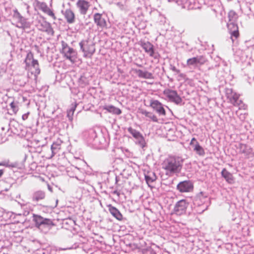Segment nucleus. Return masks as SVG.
<instances>
[{
	"label": "nucleus",
	"mask_w": 254,
	"mask_h": 254,
	"mask_svg": "<svg viewBox=\"0 0 254 254\" xmlns=\"http://www.w3.org/2000/svg\"><path fill=\"white\" fill-rule=\"evenodd\" d=\"M89 141L90 142V143H92V142L91 141V140H89Z\"/></svg>",
	"instance_id": "nucleus-50"
},
{
	"label": "nucleus",
	"mask_w": 254,
	"mask_h": 254,
	"mask_svg": "<svg viewBox=\"0 0 254 254\" xmlns=\"http://www.w3.org/2000/svg\"><path fill=\"white\" fill-rule=\"evenodd\" d=\"M135 139V144L138 145L142 148H143L146 146V142L145 141V139L143 136L142 134H141L139 136H138Z\"/></svg>",
	"instance_id": "nucleus-30"
},
{
	"label": "nucleus",
	"mask_w": 254,
	"mask_h": 254,
	"mask_svg": "<svg viewBox=\"0 0 254 254\" xmlns=\"http://www.w3.org/2000/svg\"><path fill=\"white\" fill-rule=\"evenodd\" d=\"M116 182H117V178H116Z\"/></svg>",
	"instance_id": "nucleus-51"
},
{
	"label": "nucleus",
	"mask_w": 254,
	"mask_h": 254,
	"mask_svg": "<svg viewBox=\"0 0 254 254\" xmlns=\"http://www.w3.org/2000/svg\"><path fill=\"white\" fill-rule=\"evenodd\" d=\"M163 94L168 98L170 101L177 105L180 104L182 102V98L175 90L167 88L164 90Z\"/></svg>",
	"instance_id": "nucleus-7"
},
{
	"label": "nucleus",
	"mask_w": 254,
	"mask_h": 254,
	"mask_svg": "<svg viewBox=\"0 0 254 254\" xmlns=\"http://www.w3.org/2000/svg\"><path fill=\"white\" fill-rule=\"evenodd\" d=\"M183 160L181 157L169 156L162 164V167L167 173H174L180 171L183 165Z\"/></svg>",
	"instance_id": "nucleus-1"
},
{
	"label": "nucleus",
	"mask_w": 254,
	"mask_h": 254,
	"mask_svg": "<svg viewBox=\"0 0 254 254\" xmlns=\"http://www.w3.org/2000/svg\"><path fill=\"white\" fill-rule=\"evenodd\" d=\"M135 72L139 77L143 78L144 79L153 78L152 74L147 71H143L141 69H136L135 70Z\"/></svg>",
	"instance_id": "nucleus-24"
},
{
	"label": "nucleus",
	"mask_w": 254,
	"mask_h": 254,
	"mask_svg": "<svg viewBox=\"0 0 254 254\" xmlns=\"http://www.w3.org/2000/svg\"><path fill=\"white\" fill-rule=\"evenodd\" d=\"M61 140H57L56 142H54L51 145V150L53 155H54L61 148V144L62 143Z\"/></svg>",
	"instance_id": "nucleus-28"
},
{
	"label": "nucleus",
	"mask_w": 254,
	"mask_h": 254,
	"mask_svg": "<svg viewBox=\"0 0 254 254\" xmlns=\"http://www.w3.org/2000/svg\"><path fill=\"white\" fill-rule=\"evenodd\" d=\"M64 15L68 23L71 24L74 22L75 15L71 10L70 9H66Z\"/></svg>",
	"instance_id": "nucleus-20"
},
{
	"label": "nucleus",
	"mask_w": 254,
	"mask_h": 254,
	"mask_svg": "<svg viewBox=\"0 0 254 254\" xmlns=\"http://www.w3.org/2000/svg\"><path fill=\"white\" fill-rule=\"evenodd\" d=\"M127 131L132 135L134 139H136L138 136H139V135L141 134L139 131L132 128L131 127H129L127 128Z\"/></svg>",
	"instance_id": "nucleus-32"
},
{
	"label": "nucleus",
	"mask_w": 254,
	"mask_h": 254,
	"mask_svg": "<svg viewBox=\"0 0 254 254\" xmlns=\"http://www.w3.org/2000/svg\"><path fill=\"white\" fill-rule=\"evenodd\" d=\"M94 23L100 28L104 29L107 27V22L105 17L102 14L95 13L93 15Z\"/></svg>",
	"instance_id": "nucleus-12"
},
{
	"label": "nucleus",
	"mask_w": 254,
	"mask_h": 254,
	"mask_svg": "<svg viewBox=\"0 0 254 254\" xmlns=\"http://www.w3.org/2000/svg\"><path fill=\"white\" fill-rule=\"evenodd\" d=\"M0 166H4L9 168H12L16 167V164L10 162L8 160H5L0 162Z\"/></svg>",
	"instance_id": "nucleus-31"
},
{
	"label": "nucleus",
	"mask_w": 254,
	"mask_h": 254,
	"mask_svg": "<svg viewBox=\"0 0 254 254\" xmlns=\"http://www.w3.org/2000/svg\"><path fill=\"white\" fill-rule=\"evenodd\" d=\"M156 179V176L154 173L150 172L145 174V180L148 186L151 187V184Z\"/></svg>",
	"instance_id": "nucleus-26"
},
{
	"label": "nucleus",
	"mask_w": 254,
	"mask_h": 254,
	"mask_svg": "<svg viewBox=\"0 0 254 254\" xmlns=\"http://www.w3.org/2000/svg\"><path fill=\"white\" fill-rule=\"evenodd\" d=\"M38 5L39 8L44 13L47 14L49 16L52 17L54 19H56V16L53 11L48 7L47 4L44 2H38Z\"/></svg>",
	"instance_id": "nucleus-16"
},
{
	"label": "nucleus",
	"mask_w": 254,
	"mask_h": 254,
	"mask_svg": "<svg viewBox=\"0 0 254 254\" xmlns=\"http://www.w3.org/2000/svg\"><path fill=\"white\" fill-rule=\"evenodd\" d=\"M168 1H175L176 3H177L178 5H180V1H179V0H168Z\"/></svg>",
	"instance_id": "nucleus-45"
},
{
	"label": "nucleus",
	"mask_w": 254,
	"mask_h": 254,
	"mask_svg": "<svg viewBox=\"0 0 254 254\" xmlns=\"http://www.w3.org/2000/svg\"><path fill=\"white\" fill-rule=\"evenodd\" d=\"M85 41H81L79 43V46L80 47V50L84 53L85 56H87L88 55H92L95 52V49L93 46L92 45L90 47H89L88 49H86L84 47Z\"/></svg>",
	"instance_id": "nucleus-22"
},
{
	"label": "nucleus",
	"mask_w": 254,
	"mask_h": 254,
	"mask_svg": "<svg viewBox=\"0 0 254 254\" xmlns=\"http://www.w3.org/2000/svg\"><path fill=\"white\" fill-rule=\"evenodd\" d=\"M40 26L41 27L40 28V30L46 32L49 35L52 36L54 35V31L50 23L43 21L41 23Z\"/></svg>",
	"instance_id": "nucleus-17"
},
{
	"label": "nucleus",
	"mask_w": 254,
	"mask_h": 254,
	"mask_svg": "<svg viewBox=\"0 0 254 254\" xmlns=\"http://www.w3.org/2000/svg\"><path fill=\"white\" fill-rule=\"evenodd\" d=\"M150 107L160 115L165 116L166 111L163 104L157 100L150 101Z\"/></svg>",
	"instance_id": "nucleus-13"
},
{
	"label": "nucleus",
	"mask_w": 254,
	"mask_h": 254,
	"mask_svg": "<svg viewBox=\"0 0 254 254\" xmlns=\"http://www.w3.org/2000/svg\"><path fill=\"white\" fill-rule=\"evenodd\" d=\"M226 95L230 103L234 106L238 107L240 110L246 109L247 105H246L242 100H239V95L236 92H233L232 89H227L226 90Z\"/></svg>",
	"instance_id": "nucleus-4"
},
{
	"label": "nucleus",
	"mask_w": 254,
	"mask_h": 254,
	"mask_svg": "<svg viewBox=\"0 0 254 254\" xmlns=\"http://www.w3.org/2000/svg\"><path fill=\"white\" fill-rule=\"evenodd\" d=\"M194 141H195L196 143V142H197V141H196V139H195V138H192L191 139V140L190 142V145H192V146H194V145L195 144L194 143Z\"/></svg>",
	"instance_id": "nucleus-42"
},
{
	"label": "nucleus",
	"mask_w": 254,
	"mask_h": 254,
	"mask_svg": "<svg viewBox=\"0 0 254 254\" xmlns=\"http://www.w3.org/2000/svg\"><path fill=\"white\" fill-rule=\"evenodd\" d=\"M229 22H235L237 15L235 11H230L228 13Z\"/></svg>",
	"instance_id": "nucleus-35"
},
{
	"label": "nucleus",
	"mask_w": 254,
	"mask_h": 254,
	"mask_svg": "<svg viewBox=\"0 0 254 254\" xmlns=\"http://www.w3.org/2000/svg\"><path fill=\"white\" fill-rule=\"evenodd\" d=\"M193 147V150L199 156H204L205 151L204 149L199 145L198 142L195 143Z\"/></svg>",
	"instance_id": "nucleus-29"
},
{
	"label": "nucleus",
	"mask_w": 254,
	"mask_h": 254,
	"mask_svg": "<svg viewBox=\"0 0 254 254\" xmlns=\"http://www.w3.org/2000/svg\"><path fill=\"white\" fill-rule=\"evenodd\" d=\"M203 199H204L205 200H204V202H206V201H208V202H209V198L207 197H202Z\"/></svg>",
	"instance_id": "nucleus-46"
},
{
	"label": "nucleus",
	"mask_w": 254,
	"mask_h": 254,
	"mask_svg": "<svg viewBox=\"0 0 254 254\" xmlns=\"http://www.w3.org/2000/svg\"><path fill=\"white\" fill-rule=\"evenodd\" d=\"M103 108L108 112L117 115H119L122 113V111L119 108L113 105H105L103 106Z\"/></svg>",
	"instance_id": "nucleus-23"
},
{
	"label": "nucleus",
	"mask_w": 254,
	"mask_h": 254,
	"mask_svg": "<svg viewBox=\"0 0 254 254\" xmlns=\"http://www.w3.org/2000/svg\"><path fill=\"white\" fill-rule=\"evenodd\" d=\"M77 7L79 8L80 13L84 15L90 6L89 2L85 0H78L76 3Z\"/></svg>",
	"instance_id": "nucleus-15"
},
{
	"label": "nucleus",
	"mask_w": 254,
	"mask_h": 254,
	"mask_svg": "<svg viewBox=\"0 0 254 254\" xmlns=\"http://www.w3.org/2000/svg\"><path fill=\"white\" fill-rule=\"evenodd\" d=\"M32 220L35 227L44 233H47L54 225L51 219L44 218L37 214H33Z\"/></svg>",
	"instance_id": "nucleus-2"
},
{
	"label": "nucleus",
	"mask_w": 254,
	"mask_h": 254,
	"mask_svg": "<svg viewBox=\"0 0 254 254\" xmlns=\"http://www.w3.org/2000/svg\"><path fill=\"white\" fill-rule=\"evenodd\" d=\"M198 66L201 65L206 62V58L202 56H197L195 57Z\"/></svg>",
	"instance_id": "nucleus-33"
},
{
	"label": "nucleus",
	"mask_w": 254,
	"mask_h": 254,
	"mask_svg": "<svg viewBox=\"0 0 254 254\" xmlns=\"http://www.w3.org/2000/svg\"><path fill=\"white\" fill-rule=\"evenodd\" d=\"M76 106H77V104L76 103H75L74 104H72L71 105V107H70V108L69 109V110H70V111H72L73 112H74L75 110V108L76 107Z\"/></svg>",
	"instance_id": "nucleus-40"
},
{
	"label": "nucleus",
	"mask_w": 254,
	"mask_h": 254,
	"mask_svg": "<svg viewBox=\"0 0 254 254\" xmlns=\"http://www.w3.org/2000/svg\"><path fill=\"white\" fill-rule=\"evenodd\" d=\"M180 76L181 77H184V74L183 73H180Z\"/></svg>",
	"instance_id": "nucleus-48"
},
{
	"label": "nucleus",
	"mask_w": 254,
	"mask_h": 254,
	"mask_svg": "<svg viewBox=\"0 0 254 254\" xmlns=\"http://www.w3.org/2000/svg\"><path fill=\"white\" fill-rule=\"evenodd\" d=\"M180 5L188 9L196 8L195 0H179Z\"/></svg>",
	"instance_id": "nucleus-18"
},
{
	"label": "nucleus",
	"mask_w": 254,
	"mask_h": 254,
	"mask_svg": "<svg viewBox=\"0 0 254 254\" xmlns=\"http://www.w3.org/2000/svg\"><path fill=\"white\" fill-rule=\"evenodd\" d=\"M188 203L185 199L178 201L174 207V212L178 215H181L186 213Z\"/></svg>",
	"instance_id": "nucleus-9"
},
{
	"label": "nucleus",
	"mask_w": 254,
	"mask_h": 254,
	"mask_svg": "<svg viewBox=\"0 0 254 254\" xmlns=\"http://www.w3.org/2000/svg\"><path fill=\"white\" fill-rule=\"evenodd\" d=\"M237 148L239 150L240 153L244 154L248 158L254 156L252 148L246 144L239 143Z\"/></svg>",
	"instance_id": "nucleus-14"
},
{
	"label": "nucleus",
	"mask_w": 254,
	"mask_h": 254,
	"mask_svg": "<svg viewBox=\"0 0 254 254\" xmlns=\"http://www.w3.org/2000/svg\"><path fill=\"white\" fill-rule=\"evenodd\" d=\"M109 210L111 214L118 220H121L123 219V215L120 211L115 207L110 205L109 206Z\"/></svg>",
	"instance_id": "nucleus-21"
},
{
	"label": "nucleus",
	"mask_w": 254,
	"mask_h": 254,
	"mask_svg": "<svg viewBox=\"0 0 254 254\" xmlns=\"http://www.w3.org/2000/svg\"><path fill=\"white\" fill-rule=\"evenodd\" d=\"M112 193L114 194H116L118 196H119L120 194V192L117 190H114Z\"/></svg>",
	"instance_id": "nucleus-43"
},
{
	"label": "nucleus",
	"mask_w": 254,
	"mask_h": 254,
	"mask_svg": "<svg viewBox=\"0 0 254 254\" xmlns=\"http://www.w3.org/2000/svg\"><path fill=\"white\" fill-rule=\"evenodd\" d=\"M170 69L173 71L176 72L177 73H180V70L177 69L175 66L171 65H170Z\"/></svg>",
	"instance_id": "nucleus-39"
},
{
	"label": "nucleus",
	"mask_w": 254,
	"mask_h": 254,
	"mask_svg": "<svg viewBox=\"0 0 254 254\" xmlns=\"http://www.w3.org/2000/svg\"><path fill=\"white\" fill-rule=\"evenodd\" d=\"M193 185L190 181H184L179 183L177 189L181 192H190L193 190Z\"/></svg>",
	"instance_id": "nucleus-10"
},
{
	"label": "nucleus",
	"mask_w": 254,
	"mask_h": 254,
	"mask_svg": "<svg viewBox=\"0 0 254 254\" xmlns=\"http://www.w3.org/2000/svg\"><path fill=\"white\" fill-rule=\"evenodd\" d=\"M187 66H188L189 67H190V66H193L194 67H197L198 65H197L195 57L189 59L187 61Z\"/></svg>",
	"instance_id": "nucleus-34"
},
{
	"label": "nucleus",
	"mask_w": 254,
	"mask_h": 254,
	"mask_svg": "<svg viewBox=\"0 0 254 254\" xmlns=\"http://www.w3.org/2000/svg\"><path fill=\"white\" fill-rule=\"evenodd\" d=\"M74 169L77 170H79V169L78 168H77V167H74Z\"/></svg>",
	"instance_id": "nucleus-49"
},
{
	"label": "nucleus",
	"mask_w": 254,
	"mask_h": 254,
	"mask_svg": "<svg viewBox=\"0 0 254 254\" xmlns=\"http://www.w3.org/2000/svg\"><path fill=\"white\" fill-rule=\"evenodd\" d=\"M227 27L231 35V39L232 42H234L239 36L238 26L235 22H231L227 23Z\"/></svg>",
	"instance_id": "nucleus-11"
},
{
	"label": "nucleus",
	"mask_w": 254,
	"mask_h": 254,
	"mask_svg": "<svg viewBox=\"0 0 254 254\" xmlns=\"http://www.w3.org/2000/svg\"><path fill=\"white\" fill-rule=\"evenodd\" d=\"M74 112L70 111V110H67V117H68L69 120L72 121V116L73 115Z\"/></svg>",
	"instance_id": "nucleus-38"
},
{
	"label": "nucleus",
	"mask_w": 254,
	"mask_h": 254,
	"mask_svg": "<svg viewBox=\"0 0 254 254\" xmlns=\"http://www.w3.org/2000/svg\"><path fill=\"white\" fill-rule=\"evenodd\" d=\"M117 5L120 7V8L121 9H124V6L123 4H121V3L120 2H118L117 3Z\"/></svg>",
	"instance_id": "nucleus-44"
},
{
	"label": "nucleus",
	"mask_w": 254,
	"mask_h": 254,
	"mask_svg": "<svg viewBox=\"0 0 254 254\" xmlns=\"http://www.w3.org/2000/svg\"><path fill=\"white\" fill-rule=\"evenodd\" d=\"M140 113L151 119L154 122H158V119L157 117L152 113L147 111L146 110H141Z\"/></svg>",
	"instance_id": "nucleus-27"
},
{
	"label": "nucleus",
	"mask_w": 254,
	"mask_h": 254,
	"mask_svg": "<svg viewBox=\"0 0 254 254\" xmlns=\"http://www.w3.org/2000/svg\"><path fill=\"white\" fill-rule=\"evenodd\" d=\"M45 197V193L42 190H37L33 192L32 195V200L33 202H37L39 201L44 199Z\"/></svg>",
	"instance_id": "nucleus-19"
},
{
	"label": "nucleus",
	"mask_w": 254,
	"mask_h": 254,
	"mask_svg": "<svg viewBox=\"0 0 254 254\" xmlns=\"http://www.w3.org/2000/svg\"><path fill=\"white\" fill-rule=\"evenodd\" d=\"M3 174V171L2 170H0V178L2 176Z\"/></svg>",
	"instance_id": "nucleus-47"
},
{
	"label": "nucleus",
	"mask_w": 254,
	"mask_h": 254,
	"mask_svg": "<svg viewBox=\"0 0 254 254\" xmlns=\"http://www.w3.org/2000/svg\"><path fill=\"white\" fill-rule=\"evenodd\" d=\"M221 175L228 183L231 184L234 182L232 174L228 172L225 168H224L222 170Z\"/></svg>",
	"instance_id": "nucleus-25"
},
{
	"label": "nucleus",
	"mask_w": 254,
	"mask_h": 254,
	"mask_svg": "<svg viewBox=\"0 0 254 254\" xmlns=\"http://www.w3.org/2000/svg\"><path fill=\"white\" fill-rule=\"evenodd\" d=\"M29 114V113L28 112L23 114L22 116V119H23V120H26L28 118Z\"/></svg>",
	"instance_id": "nucleus-41"
},
{
	"label": "nucleus",
	"mask_w": 254,
	"mask_h": 254,
	"mask_svg": "<svg viewBox=\"0 0 254 254\" xmlns=\"http://www.w3.org/2000/svg\"><path fill=\"white\" fill-rule=\"evenodd\" d=\"M12 24L23 30L30 28L31 25V23L23 17L16 8L13 10Z\"/></svg>",
	"instance_id": "nucleus-3"
},
{
	"label": "nucleus",
	"mask_w": 254,
	"mask_h": 254,
	"mask_svg": "<svg viewBox=\"0 0 254 254\" xmlns=\"http://www.w3.org/2000/svg\"><path fill=\"white\" fill-rule=\"evenodd\" d=\"M26 64V67L29 68L31 67L34 70H32V73L36 76L40 72V69L39 67L38 62L37 60L33 58V55L31 52L27 53L26 58L24 61Z\"/></svg>",
	"instance_id": "nucleus-5"
},
{
	"label": "nucleus",
	"mask_w": 254,
	"mask_h": 254,
	"mask_svg": "<svg viewBox=\"0 0 254 254\" xmlns=\"http://www.w3.org/2000/svg\"><path fill=\"white\" fill-rule=\"evenodd\" d=\"M89 135L92 137H94L93 141L94 142V143H96L97 141V136L95 131L94 130H91L89 132Z\"/></svg>",
	"instance_id": "nucleus-37"
},
{
	"label": "nucleus",
	"mask_w": 254,
	"mask_h": 254,
	"mask_svg": "<svg viewBox=\"0 0 254 254\" xmlns=\"http://www.w3.org/2000/svg\"><path fill=\"white\" fill-rule=\"evenodd\" d=\"M140 46L150 57L153 58L154 59H159V55L158 53L155 52L154 46L150 42L141 41Z\"/></svg>",
	"instance_id": "nucleus-8"
},
{
	"label": "nucleus",
	"mask_w": 254,
	"mask_h": 254,
	"mask_svg": "<svg viewBox=\"0 0 254 254\" xmlns=\"http://www.w3.org/2000/svg\"><path fill=\"white\" fill-rule=\"evenodd\" d=\"M17 102L12 101L10 103V108L12 110L13 113H16L18 110Z\"/></svg>",
	"instance_id": "nucleus-36"
},
{
	"label": "nucleus",
	"mask_w": 254,
	"mask_h": 254,
	"mask_svg": "<svg viewBox=\"0 0 254 254\" xmlns=\"http://www.w3.org/2000/svg\"><path fill=\"white\" fill-rule=\"evenodd\" d=\"M62 53L66 59L69 60L71 62L74 63L76 58V52L73 48L70 47L64 41H62Z\"/></svg>",
	"instance_id": "nucleus-6"
}]
</instances>
